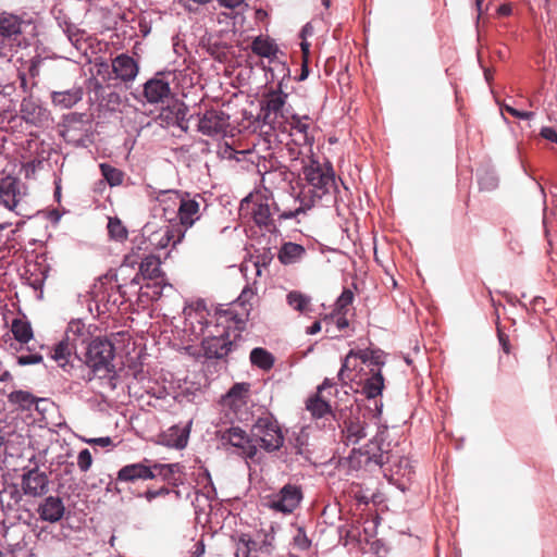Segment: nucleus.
Masks as SVG:
<instances>
[{
    "label": "nucleus",
    "instance_id": "nucleus-1",
    "mask_svg": "<svg viewBox=\"0 0 557 557\" xmlns=\"http://www.w3.org/2000/svg\"><path fill=\"white\" fill-rule=\"evenodd\" d=\"M79 347L85 350V362L92 372V375L89 374L91 381L104 369V341L97 326L89 325L86 330L82 321H71L64 338L54 347L52 359L64 368Z\"/></svg>",
    "mask_w": 557,
    "mask_h": 557
},
{
    "label": "nucleus",
    "instance_id": "nucleus-2",
    "mask_svg": "<svg viewBox=\"0 0 557 557\" xmlns=\"http://www.w3.org/2000/svg\"><path fill=\"white\" fill-rule=\"evenodd\" d=\"M134 350L135 343L128 331L107 332V380L111 388L116 387L115 380L122 372L137 367V358L132 355Z\"/></svg>",
    "mask_w": 557,
    "mask_h": 557
},
{
    "label": "nucleus",
    "instance_id": "nucleus-3",
    "mask_svg": "<svg viewBox=\"0 0 557 557\" xmlns=\"http://www.w3.org/2000/svg\"><path fill=\"white\" fill-rule=\"evenodd\" d=\"M200 346L206 350V361L201 363L211 375L226 371L230 363L228 356L237 350L235 341H231L230 326L219 335L203 336Z\"/></svg>",
    "mask_w": 557,
    "mask_h": 557
},
{
    "label": "nucleus",
    "instance_id": "nucleus-4",
    "mask_svg": "<svg viewBox=\"0 0 557 557\" xmlns=\"http://www.w3.org/2000/svg\"><path fill=\"white\" fill-rule=\"evenodd\" d=\"M265 409V414L258 417L252 424L251 432L255 433V441L259 442L260 448L267 454L281 451L285 444V433L276 416Z\"/></svg>",
    "mask_w": 557,
    "mask_h": 557
},
{
    "label": "nucleus",
    "instance_id": "nucleus-5",
    "mask_svg": "<svg viewBox=\"0 0 557 557\" xmlns=\"http://www.w3.org/2000/svg\"><path fill=\"white\" fill-rule=\"evenodd\" d=\"M215 435L223 445H230L240 449V457H243L246 462L261 463L263 456L259 454V449L261 448L259 442L255 441V433H247L238 425H231L224 431H218Z\"/></svg>",
    "mask_w": 557,
    "mask_h": 557
},
{
    "label": "nucleus",
    "instance_id": "nucleus-6",
    "mask_svg": "<svg viewBox=\"0 0 557 557\" xmlns=\"http://www.w3.org/2000/svg\"><path fill=\"white\" fill-rule=\"evenodd\" d=\"M139 70L138 61L127 52L117 54L111 61V69L107 63V89L116 86H121L124 90L131 89Z\"/></svg>",
    "mask_w": 557,
    "mask_h": 557
},
{
    "label": "nucleus",
    "instance_id": "nucleus-7",
    "mask_svg": "<svg viewBox=\"0 0 557 557\" xmlns=\"http://www.w3.org/2000/svg\"><path fill=\"white\" fill-rule=\"evenodd\" d=\"M110 32L107 39V51L110 47L114 50H121L126 42L133 40L136 36L135 28L129 24L127 14L120 7L113 4L110 9L107 5V33Z\"/></svg>",
    "mask_w": 557,
    "mask_h": 557
},
{
    "label": "nucleus",
    "instance_id": "nucleus-8",
    "mask_svg": "<svg viewBox=\"0 0 557 557\" xmlns=\"http://www.w3.org/2000/svg\"><path fill=\"white\" fill-rule=\"evenodd\" d=\"M170 74L172 72L169 70L156 72L141 85V90L136 89L129 95L143 104H163L173 95L171 84L166 78V75Z\"/></svg>",
    "mask_w": 557,
    "mask_h": 557
},
{
    "label": "nucleus",
    "instance_id": "nucleus-9",
    "mask_svg": "<svg viewBox=\"0 0 557 557\" xmlns=\"http://www.w3.org/2000/svg\"><path fill=\"white\" fill-rule=\"evenodd\" d=\"M153 460L143 458L137 462L124 465L117 470L116 476L113 479L108 475L107 493L115 491L117 494L122 493L123 488L119 485L122 483H134L136 481H150L157 479V473H153Z\"/></svg>",
    "mask_w": 557,
    "mask_h": 557
},
{
    "label": "nucleus",
    "instance_id": "nucleus-10",
    "mask_svg": "<svg viewBox=\"0 0 557 557\" xmlns=\"http://www.w3.org/2000/svg\"><path fill=\"white\" fill-rule=\"evenodd\" d=\"M26 23L17 15L0 14V59L10 62L13 50L21 45L23 27Z\"/></svg>",
    "mask_w": 557,
    "mask_h": 557
},
{
    "label": "nucleus",
    "instance_id": "nucleus-11",
    "mask_svg": "<svg viewBox=\"0 0 557 557\" xmlns=\"http://www.w3.org/2000/svg\"><path fill=\"white\" fill-rule=\"evenodd\" d=\"M302 500V486L288 482L280 487L277 492L265 495L262 505L275 512L290 515L300 506Z\"/></svg>",
    "mask_w": 557,
    "mask_h": 557
},
{
    "label": "nucleus",
    "instance_id": "nucleus-12",
    "mask_svg": "<svg viewBox=\"0 0 557 557\" xmlns=\"http://www.w3.org/2000/svg\"><path fill=\"white\" fill-rule=\"evenodd\" d=\"M163 260L161 256L150 252L140 259L139 267L135 275L126 282V277H122L123 283L119 284L120 292L126 286H137L143 282H149L163 277L166 273L162 270Z\"/></svg>",
    "mask_w": 557,
    "mask_h": 557
},
{
    "label": "nucleus",
    "instance_id": "nucleus-13",
    "mask_svg": "<svg viewBox=\"0 0 557 557\" xmlns=\"http://www.w3.org/2000/svg\"><path fill=\"white\" fill-rule=\"evenodd\" d=\"M193 420L181 426L180 424L171 425L166 431H161L152 442L156 445L183 450L187 447L191 432Z\"/></svg>",
    "mask_w": 557,
    "mask_h": 557
},
{
    "label": "nucleus",
    "instance_id": "nucleus-14",
    "mask_svg": "<svg viewBox=\"0 0 557 557\" xmlns=\"http://www.w3.org/2000/svg\"><path fill=\"white\" fill-rule=\"evenodd\" d=\"M386 389V379L381 370H369V375L357 382L355 395H362L368 401L383 398Z\"/></svg>",
    "mask_w": 557,
    "mask_h": 557
},
{
    "label": "nucleus",
    "instance_id": "nucleus-15",
    "mask_svg": "<svg viewBox=\"0 0 557 557\" xmlns=\"http://www.w3.org/2000/svg\"><path fill=\"white\" fill-rule=\"evenodd\" d=\"M21 119L36 127H45L51 120V114L38 100L24 98L20 106Z\"/></svg>",
    "mask_w": 557,
    "mask_h": 557
},
{
    "label": "nucleus",
    "instance_id": "nucleus-16",
    "mask_svg": "<svg viewBox=\"0 0 557 557\" xmlns=\"http://www.w3.org/2000/svg\"><path fill=\"white\" fill-rule=\"evenodd\" d=\"M251 384L249 382H235L220 396L219 404L237 412L246 406L250 397Z\"/></svg>",
    "mask_w": 557,
    "mask_h": 557
},
{
    "label": "nucleus",
    "instance_id": "nucleus-17",
    "mask_svg": "<svg viewBox=\"0 0 557 557\" xmlns=\"http://www.w3.org/2000/svg\"><path fill=\"white\" fill-rule=\"evenodd\" d=\"M21 486L25 495L39 497L47 494L49 479L46 472L39 471L37 468L30 469L23 473Z\"/></svg>",
    "mask_w": 557,
    "mask_h": 557
},
{
    "label": "nucleus",
    "instance_id": "nucleus-18",
    "mask_svg": "<svg viewBox=\"0 0 557 557\" xmlns=\"http://www.w3.org/2000/svg\"><path fill=\"white\" fill-rule=\"evenodd\" d=\"M250 49L256 55L265 58L270 64L274 63L275 65L277 61H280L277 58L278 53L282 55L285 54L273 38L263 36L262 34L252 38Z\"/></svg>",
    "mask_w": 557,
    "mask_h": 557
},
{
    "label": "nucleus",
    "instance_id": "nucleus-19",
    "mask_svg": "<svg viewBox=\"0 0 557 557\" xmlns=\"http://www.w3.org/2000/svg\"><path fill=\"white\" fill-rule=\"evenodd\" d=\"M288 97L289 92L283 89V84H276V87L265 92L264 99L260 100V110L273 112L275 117H278V115H282V110H284Z\"/></svg>",
    "mask_w": 557,
    "mask_h": 557
},
{
    "label": "nucleus",
    "instance_id": "nucleus-20",
    "mask_svg": "<svg viewBox=\"0 0 557 557\" xmlns=\"http://www.w3.org/2000/svg\"><path fill=\"white\" fill-rule=\"evenodd\" d=\"M153 473H157L161 481L172 487L184 485V481L176 474H185V466L181 462L162 463L153 460Z\"/></svg>",
    "mask_w": 557,
    "mask_h": 557
},
{
    "label": "nucleus",
    "instance_id": "nucleus-21",
    "mask_svg": "<svg viewBox=\"0 0 557 557\" xmlns=\"http://www.w3.org/2000/svg\"><path fill=\"white\" fill-rule=\"evenodd\" d=\"M168 287L175 290L166 275L153 281L143 282L139 284L138 299L143 302L158 301L163 296V290Z\"/></svg>",
    "mask_w": 557,
    "mask_h": 557
},
{
    "label": "nucleus",
    "instance_id": "nucleus-22",
    "mask_svg": "<svg viewBox=\"0 0 557 557\" xmlns=\"http://www.w3.org/2000/svg\"><path fill=\"white\" fill-rule=\"evenodd\" d=\"M37 511L41 520L54 523L63 518L65 506L59 496H48L39 505Z\"/></svg>",
    "mask_w": 557,
    "mask_h": 557
},
{
    "label": "nucleus",
    "instance_id": "nucleus-23",
    "mask_svg": "<svg viewBox=\"0 0 557 557\" xmlns=\"http://www.w3.org/2000/svg\"><path fill=\"white\" fill-rule=\"evenodd\" d=\"M270 198H273V193L265 188L262 199L253 203L251 218L256 226L260 230H263V226L270 224L271 220L274 219L271 215Z\"/></svg>",
    "mask_w": 557,
    "mask_h": 557
},
{
    "label": "nucleus",
    "instance_id": "nucleus-24",
    "mask_svg": "<svg viewBox=\"0 0 557 557\" xmlns=\"http://www.w3.org/2000/svg\"><path fill=\"white\" fill-rule=\"evenodd\" d=\"M305 408L313 420H320L333 413L331 401L319 394H310L305 401Z\"/></svg>",
    "mask_w": 557,
    "mask_h": 557
},
{
    "label": "nucleus",
    "instance_id": "nucleus-25",
    "mask_svg": "<svg viewBox=\"0 0 557 557\" xmlns=\"http://www.w3.org/2000/svg\"><path fill=\"white\" fill-rule=\"evenodd\" d=\"M369 424L366 421H361L359 416L356 414L354 417V420H347L345 421V426L342 431L344 434L346 442L345 445L348 446L349 444H358L361 440H363L367 436V429Z\"/></svg>",
    "mask_w": 557,
    "mask_h": 557
},
{
    "label": "nucleus",
    "instance_id": "nucleus-26",
    "mask_svg": "<svg viewBox=\"0 0 557 557\" xmlns=\"http://www.w3.org/2000/svg\"><path fill=\"white\" fill-rule=\"evenodd\" d=\"M20 183L7 178L0 184V203L9 210H15L20 201Z\"/></svg>",
    "mask_w": 557,
    "mask_h": 557
},
{
    "label": "nucleus",
    "instance_id": "nucleus-27",
    "mask_svg": "<svg viewBox=\"0 0 557 557\" xmlns=\"http://www.w3.org/2000/svg\"><path fill=\"white\" fill-rule=\"evenodd\" d=\"M475 177L481 191H492L498 187L499 178L497 172L488 163H483L476 169Z\"/></svg>",
    "mask_w": 557,
    "mask_h": 557
},
{
    "label": "nucleus",
    "instance_id": "nucleus-28",
    "mask_svg": "<svg viewBox=\"0 0 557 557\" xmlns=\"http://www.w3.org/2000/svg\"><path fill=\"white\" fill-rule=\"evenodd\" d=\"M199 202L196 198L182 199L178 207V218L181 224L185 228L191 227L200 218L199 212Z\"/></svg>",
    "mask_w": 557,
    "mask_h": 557
},
{
    "label": "nucleus",
    "instance_id": "nucleus-29",
    "mask_svg": "<svg viewBox=\"0 0 557 557\" xmlns=\"http://www.w3.org/2000/svg\"><path fill=\"white\" fill-rule=\"evenodd\" d=\"M305 253L306 249L301 244L283 242L277 252V259L281 264L289 265L299 261Z\"/></svg>",
    "mask_w": 557,
    "mask_h": 557
},
{
    "label": "nucleus",
    "instance_id": "nucleus-30",
    "mask_svg": "<svg viewBox=\"0 0 557 557\" xmlns=\"http://www.w3.org/2000/svg\"><path fill=\"white\" fill-rule=\"evenodd\" d=\"M83 98V89L73 87L64 91H52L51 101L55 107L61 109H70L79 102Z\"/></svg>",
    "mask_w": 557,
    "mask_h": 557
},
{
    "label": "nucleus",
    "instance_id": "nucleus-31",
    "mask_svg": "<svg viewBox=\"0 0 557 557\" xmlns=\"http://www.w3.org/2000/svg\"><path fill=\"white\" fill-rule=\"evenodd\" d=\"M129 236V230L117 215H107V237L111 242L124 244Z\"/></svg>",
    "mask_w": 557,
    "mask_h": 557
},
{
    "label": "nucleus",
    "instance_id": "nucleus-32",
    "mask_svg": "<svg viewBox=\"0 0 557 557\" xmlns=\"http://www.w3.org/2000/svg\"><path fill=\"white\" fill-rule=\"evenodd\" d=\"M249 360L252 367L262 371H270L275 364V356L263 347H253L249 354Z\"/></svg>",
    "mask_w": 557,
    "mask_h": 557
},
{
    "label": "nucleus",
    "instance_id": "nucleus-33",
    "mask_svg": "<svg viewBox=\"0 0 557 557\" xmlns=\"http://www.w3.org/2000/svg\"><path fill=\"white\" fill-rule=\"evenodd\" d=\"M251 306L246 309L245 317L240 313H238L236 310L232 309H224L222 305H218L214 310V315L216 317H225L228 318V321L233 322L235 324V331L243 333L246 330L247 321L249 320V315L251 313Z\"/></svg>",
    "mask_w": 557,
    "mask_h": 557
},
{
    "label": "nucleus",
    "instance_id": "nucleus-34",
    "mask_svg": "<svg viewBox=\"0 0 557 557\" xmlns=\"http://www.w3.org/2000/svg\"><path fill=\"white\" fill-rule=\"evenodd\" d=\"M138 260H139V258L137 257V252L135 251V249H132L131 252L124 255L123 261H122L119 270H113V269L107 270V283L115 281L119 285L120 284L119 275L124 276V273L127 270H134L135 265L139 267L140 261H138Z\"/></svg>",
    "mask_w": 557,
    "mask_h": 557
},
{
    "label": "nucleus",
    "instance_id": "nucleus-35",
    "mask_svg": "<svg viewBox=\"0 0 557 557\" xmlns=\"http://www.w3.org/2000/svg\"><path fill=\"white\" fill-rule=\"evenodd\" d=\"M286 302L295 311H298L300 313L312 311V309L310 308L311 297L307 294H304L300 290L294 289L288 292L286 295Z\"/></svg>",
    "mask_w": 557,
    "mask_h": 557
},
{
    "label": "nucleus",
    "instance_id": "nucleus-36",
    "mask_svg": "<svg viewBox=\"0 0 557 557\" xmlns=\"http://www.w3.org/2000/svg\"><path fill=\"white\" fill-rule=\"evenodd\" d=\"M359 341L362 342V345L366 342L369 344L370 369L383 371L387 354L382 348L375 346L369 337H360Z\"/></svg>",
    "mask_w": 557,
    "mask_h": 557
},
{
    "label": "nucleus",
    "instance_id": "nucleus-37",
    "mask_svg": "<svg viewBox=\"0 0 557 557\" xmlns=\"http://www.w3.org/2000/svg\"><path fill=\"white\" fill-rule=\"evenodd\" d=\"M107 90V112H122L119 107L128 101L127 90L122 89L121 86Z\"/></svg>",
    "mask_w": 557,
    "mask_h": 557
},
{
    "label": "nucleus",
    "instance_id": "nucleus-38",
    "mask_svg": "<svg viewBox=\"0 0 557 557\" xmlns=\"http://www.w3.org/2000/svg\"><path fill=\"white\" fill-rule=\"evenodd\" d=\"M152 121L163 129H166L170 126H174V124H178L170 100H168L166 104L163 103L161 106L159 112L153 116Z\"/></svg>",
    "mask_w": 557,
    "mask_h": 557
},
{
    "label": "nucleus",
    "instance_id": "nucleus-39",
    "mask_svg": "<svg viewBox=\"0 0 557 557\" xmlns=\"http://www.w3.org/2000/svg\"><path fill=\"white\" fill-rule=\"evenodd\" d=\"M11 331L14 338L20 343L26 344L33 338V330L29 322L23 319H14Z\"/></svg>",
    "mask_w": 557,
    "mask_h": 557
},
{
    "label": "nucleus",
    "instance_id": "nucleus-40",
    "mask_svg": "<svg viewBox=\"0 0 557 557\" xmlns=\"http://www.w3.org/2000/svg\"><path fill=\"white\" fill-rule=\"evenodd\" d=\"M369 450L368 445L361 446V447H354L348 456L342 458L339 460V463L345 462L348 465L349 469L358 471L362 468V460L361 458L366 456L368 458Z\"/></svg>",
    "mask_w": 557,
    "mask_h": 557
},
{
    "label": "nucleus",
    "instance_id": "nucleus-41",
    "mask_svg": "<svg viewBox=\"0 0 557 557\" xmlns=\"http://www.w3.org/2000/svg\"><path fill=\"white\" fill-rule=\"evenodd\" d=\"M232 49V45L220 39H213L207 53L218 63H224L227 59L226 51Z\"/></svg>",
    "mask_w": 557,
    "mask_h": 557
},
{
    "label": "nucleus",
    "instance_id": "nucleus-42",
    "mask_svg": "<svg viewBox=\"0 0 557 557\" xmlns=\"http://www.w3.org/2000/svg\"><path fill=\"white\" fill-rule=\"evenodd\" d=\"M197 131L202 135L213 137L221 133V126L213 123L210 116L209 110H207L202 116L199 117L197 124Z\"/></svg>",
    "mask_w": 557,
    "mask_h": 557
},
{
    "label": "nucleus",
    "instance_id": "nucleus-43",
    "mask_svg": "<svg viewBox=\"0 0 557 557\" xmlns=\"http://www.w3.org/2000/svg\"><path fill=\"white\" fill-rule=\"evenodd\" d=\"M313 207L314 201L312 199L301 200V205L295 209L284 210L282 213H280L277 221L282 222L285 220H297L300 214H306Z\"/></svg>",
    "mask_w": 557,
    "mask_h": 557
},
{
    "label": "nucleus",
    "instance_id": "nucleus-44",
    "mask_svg": "<svg viewBox=\"0 0 557 557\" xmlns=\"http://www.w3.org/2000/svg\"><path fill=\"white\" fill-rule=\"evenodd\" d=\"M90 304L88 305L89 311L95 309L100 314V306L104 301V289H103V282L102 276H99L97 278V283L91 287L90 292Z\"/></svg>",
    "mask_w": 557,
    "mask_h": 557
},
{
    "label": "nucleus",
    "instance_id": "nucleus-45",
    "mask_svg": "<svg viewBox=\"0 0 557 557\" xmlns=\"http://www.w3.org/2000/svg\"><path fill=\"white\" fill-rule=\"evenodd\" d=\"M203 488L207 490V492H205L201 488L193 487L194 493L196 494V500H193L191 505H193L195 513L197 516H199L203 512V508L196 504L199 496L205 497L210 503L218 498V490H216L214 483H212V485H205Z\"/></svg>",
    "mask_w": 557,
    "mask_h": 557
},
{
    "label": "nucleus",
    "instance_id": "nucleus-46",
    "mask_svg": "<svg viewBox=\"0 0 557 557\" xmlns=\"http://www.w3.org/2000/svg\"><path fill=\"white\" fill-rule=\"evenodd\" d=\"M499 111L505 123H509V121L504 115V112H507L513 117L522 121H530L535 116V113L533 111L520 110L508 103L499 104Z\"/></svg>",
    "mask_w": 557,
    "mask_h": 557
},
{
    "label": "nucleus",
    "instance_id": "nucleus-47",
    "mask_svg": "<svg viewBox=\"0 0 557 557\" xmlns=\"http://www.w3.org/2000/svg\"><path fill=\"white\" fill-rule=\"evenodd\" d=\"M330 185H333L336 193H339L338 187L336 185V178L325 174L324 172H319L317 178L312 185V187L317 190H320L322 195H326L330 193Z\"/></svg>",
    "mask_w": 557,
    "mask_h": 557
},
{
    "label": "nucleus",
    "instance_id": "nucleus-48",
    "mask_svg": "<svg viewBox=\"0 0 557 557\" xmlns=\"http://www.w3.org/2000/svg\"><path fill=\"white\" fill-rule=\"evenodd\" d=\"M9 401L18 405L24 410H27L34 405L35 397L25 391H14L9 395Z\"/></svg>",
    "mask_w": 557,
    "mask_h": 557
},
{
    "label": "nucleus",
    "instance_id": "nucleus-49",
    "mask_svg": "<svg viewBox=\"0 0 557 557\" xmlns=\"http://www.w3.org/2000/svg\"><path fill=\"white\" fill-rule=\"evenodd\" d=\"M256 284L257 281L252 283L247 282L239 295L232 301V304L242 308H246L247 305H250V299L257 294Z\"/></svg>",
    "mask_w": 557,
    "mask_h": 557
},
{
    "label": "nucleus",
    "instance_id": "nucleus-50",
    "mask_svg": "<svg viewBox=\"0 0 557 557\" xmlns=\"http://www.w3.org/2000/svg\"><path fill=\"white\" fill-rule=\"evenodd\" d=\"M85 54L89 59V63L91 64L89 72H90L91 76L95 78V81H97L96 77L102 75V73L104 72L103 57L95 51H91V53L88 54L86 50H85ZM97 84H98V82H96V85Z\"/></svg>",
    "mask_w": 557,
    "mask_h": 557
},
{
    "label": "nucleus",
    "instance_id": "nucleus-51",
    "mask_svg": "<svg viewBox=\"0 0 557 557\" xmlns=\"http://www.w3.org/2000/svg\"><path fill=\"white\" fill-rule=\"evenodd\" d=\"M170 102L171 106H173V111L177 123L188 119L187 114L189 113V106L186 102L178 99L175 94L171 96ZM193 115L189 116V119Z\"/></svg>",
    "mask_w": 557,
    "mask_h": 557
},
{
    "label": "nucleus",
    "instance_id": "nucleus-52",
    "mask_svg": "<svg viewBox=\"0 0 557 557\" xmlns=\"http://www.w3.org/2000/svg\"><path fill=\"white\" fill-rule=\"evenodd\" d=\"M355 294L348 288L344 287L342 293L336 297L334 307L338 309L343 314L347 313V307L354 302Z\"/></svg>",
    "mask_w": 557,
    "mask_h": 557
},
{
    "label": "nucleus",
    "instance_id": "nucleus-53",
    "mask_svg": "<svg viewBox=\"0 0 557 557\" xmlns=\"http://www.w3.org/2000/svg\"><path fill=\"white\" fill-rule=\"evenodd\" d=\"M274 256L271 251V247H265L261 253L257 256V260L253 262L256 269V276L262 275V269L270 267Z\"/></svg>",
    "mask_w": 557,
    "mask_h": 557
},
{
    "label": "nucleus",
    "instance_id": "nucleus-54",
    "mask_svg": "<svg viewBox=\"0 0 557 557\" xmlns=\"http://www.w3.org/2000/svg\"><path fill=\"white\" fill-rule=\"evenodd\" d=\"M289 173L293 180L297 182V185L304 188L305 184L302 183L301 173L304 174L307 184L312 186L319 171H315L314 169H301L300 171H289Z\"/></svg>",
    "mask_w": 557,
    "mask_h": 557
},
{
    "label": "nucleus",
    "instance_id": "nucleus-55",
    "mask_svg": "<svg viewBox=\"0 0 557 557\" xmlns=\"http://www.w3.org/2000/svg\"><path fill=\"white\" fill-rule=\"evenodd\" d=\"M219 158L234 160L236 162H240L242 158L239 157V151L236 150L233 145L226 140L219 144V149L216 151Z\"/></svg>",
    "mask_w": 557,
    "mask_h": 557
},
{
    "label": "nucleus",
    "instance_id": "nucleus-56",
    "mask_svg": "<svg viewBox=\"0 0 557 557\" xmlns=\"http://www.w3.org/2000/svg\"><path fill=\"white\" fill-rule=\"evenodd\" d=\"M124 177V171L107 163V186L117 187L122 185Z\"/></svg>",
    "mask_w": 557,
    "mask_h": 557
},
{
    "label": "nucleus",
    "instance_id": "nucleus-57",
    "mask_svg": "<svg viewBox=\"0 0 557 557\" xmlns=\"http://www.w3.org/2000/svg\"><path fill=\"white\" fill-rule=\"evenodd\" d=\"M288 443L295 450L296 454H302V449L308 445V434L305 433L304 429L300 432H294L288 438Z\"/></svg>",
    "mask_w": 557,
    "mask_h": 557
},
{
    "label": "nucleus",
    "instance_id": "nucleus-58",
    "mask_svg": "<svg viewBox=\"0 0 557 557\" xmlns=\"http://www.w3.org/2000/svg\"><path fill=\"white\" fill-rule=\"evenodd\" d=\"M171 493V488L169 486L163 485L157 490L147 488L145 492L136 494V497L145 498L147 502L151 503L157 497L166 496L170 495Z\"/></svg>",
    "mask_w": 557,
    "mask_h": 557
},
{
    "label": "nucleus",
    "instance_id": "nucleus-59",
    "mask_svg": "<svg viewBox=\"0 0 557 557\" xmlns=\"http://www.w3.org/2000/svg\"><path fill=\"white\" fill-rule=\"evenodd\" d=\"M293 542L295 546H297L300 550H307L311 547V540L308 537L306 528L300 525L297 528V532L293 537Z\"/></svg>",
    "mask_w": 557,
    "mask_h": 557
},
{
    "label": "nucleus",
    "instance_id": "nucleus-60",
    "mask_svg": "<svg viewBox=\"0 0 557 557\" xmlns=\"http://www.w3.org/2000/svg\"><path fill=\"white\" fill-rule=\"evenodd\" d=\"M271 114L273 112L270 111H261L253 117L258 127L269 126L270 131L276 129V117L271 119Z\"/></svg>",
    "mask_w": 557,
    "mask_h": 557
},
{
    "label": "nucleus",
    "instance_id": "nucleus-61",
    "mask_svg": "<svg viewBox=\"0 0 557 557\" xmlns=\"http://www.w3.org/2000/svg\"><path fill=\"white\" fill-rule=\"evenodd\" d=\"M174 232H175V228L174 226H165V230L161 236V238L154 244H152L154 246V249L156 250H163V249H166L169 246H172L171 242L172 239L174 238Z\"/></svg>",
    "mask_w": 557,
    "mask_h": 557
},
{
    "label": "nucleus",
    "instance_id": "nucleus-62",
    "mask_svg": "<svg viewBox=\"0 0 557 557\" xmlns=\"http://www.w3.org/2000/svg\"><path fill=\"white\" fill-rule=\"evenodd\" d=\"M156 234L154 231L150 230V223H146L139 233L132 238L133 244L140 243V245H146L147 242L153 244L152 236Z\"/></svg>",
    "mask_w": 557,
    "mask_h": 557
},
{
    "label": "nucleus",
    "instance_id": "nucleus-63",
    "mask_svg": "<svg viewBox=\"0 0 557 557\" xmlns=\"http://www.w3.org/2000/svg\"><path fill=\"white\" fill-rule=\"evenodd\" d=\"M194 475H195L194 480L197 484H203V486H205V485H212V483H214L211 472L206 465L199 466L198 472L194 473Z\"/></svg>",
    "mask_w": 557,
    "mask_h": 557
},
{
    "label": "nucleus",
    "instance_id": "nucleus-64",
    "mask_svg": "<svg viewBox=\"0 0 557 557\" xmlns=\"http://www.w3.org/2000/svg\"><path fill=\"white\" fill-rule=\"evenodd\" d=\"M209 113L213 120V123L220 125L221 132H223L224 128L227 126L228 120L231 117L230 114L223 110H216V109H210Z\"/></svg>",
    "mask_w": 557,
    "mask_h": 557
}]
</instances>
